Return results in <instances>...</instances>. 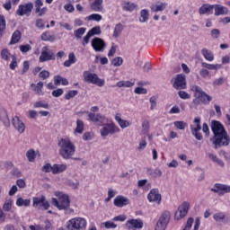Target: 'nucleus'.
Returning a JSON list of instances; mask_svg holds the SVG:
<instances>
[{
	"instance_id": "obj_1",
	"label": "nucleus",
	"mask_w": 230,
	"mask_h": 230,
	"mask_svg": "<svg viewBox=\"0 0 230 230\" xmlns=\"http://www.w3.org/2000/svg\"><path fill=\"white\" fill-rule=\"evenodd\" d=\"M210 128L213 133V137L210 139L212 145H214L215 150L222 146H229L230 137L224 127V124L217 120H212L210 124Z\"/></svg>"
},
{
	"instance_id": "obj_2",
	"label": "nucleus",
	"mask_w": 230,
	"mask_h": 230,
	"mask_svg": "<svg viewBox=\"0 0 230 230\" xmlns=\"http://www.w3.org/2000/svg\"><path fill=\"white\" fill-rule=\"evenodd\" d=\"M58 146L59 147V155L66 159H73V155L76 153V146L69 138H60Z\"/></svg>"
},
{
	"instance_id": "obj_3",
	"label": "nucleus",
	"mask_w": 230,
	"mask_h": 230,
	"mask_svg": "<svg viewBox=\"0 0 230 230\" xmlns=\"http://www.w3.org/2000/svg\"><path fill=\"white\" fill-rule=\"evenodd\" d=\"M55 196L57 198H52V205H54L55 208H58V209H67L69 206L71 205V200H69V196L67 194H64L63 192H56Z\"/></svg>"
},
{
	"instance_id": "obj_4",
	"label": "nucleus",
	"mask_w": 230,
	"mask_h": 230,
	"mask_svg": "<svg viewBox=\"0 0 230 230\" xmlns=\"http://www.w3.org/2000/svg\"><path fill=\"white\" fill-rule=\"evenodd\" d=\"M87 227V220L84 217H74L66 222L67 230H84Z\"/></svg>"
},
{
	"instance_id": "obj_5",
	"label": "nucleus",
	"mask_w": 230,
	"mask_h": 230,
	"mask_svg": "<svg viewBox=\"0 0 230 230\" xmlns=\"http://www.w3.org/2000/svg\"><path fill=\"white\" fill-rule=\"evenodd\" d=\"M191 91L194 93V96L202 102L205 105H208L213 100V97L203 92L202 88L199 85H193Z\"/></svg>"
},
{
	"instance_id": "obj_6",
	"label": "nucleus",
	"mask_w": 230,
	"mask_h": 230,
	"mask_svg": "<svg viewBox=\"0 0 230 230\" xmlns=\"http://www.w3.org/2000/svg\"><path fill=\"white\" fill-rule=\"evenodd\" d=\"M83 76L84 82H87L88 84H93L94 85H98V87H103V85H105V80L100 79L96 74L84 71Z\"/></svg>"
},
{
	"instance_id": "obj_7",
	"label": "nucleus",
	"mask_w": 230,
	"mask_h": 230,
	"mask_svg": "<svg viewBox=\"0 0 230 230\" xmlns=\"http://www.w3.org/2000/svg\"><path fill=\"white\" fill-rule=\"evenodd\" d=\"M171 218L172 214L170 211H164L156 223L155 230H166Z\"/></svg>"
},
{
	"instance_id": "obj_8",
	"label": "nucleus",
	"mask_w": 230,
	"mask_h": 230,
	"mask_svg": "<svg viewBox=\"0 0 230 230\" xmlns=\"http://www.w3.org/2000/svg\"><path fill=\"white\" fill-rule=\"evenodd\" d=\"M55 52L53 51V49H49V47L44 46L41 49L39 62H49V60H55Z\"/></svg>"
},
{
	"instance_id": "obj_9",
	"label": "nucleus",
	"mask_w": 230,
	"mask_h": 230,
	"mask_svg": "<svg viewBox=\"0 0 230 230\" xmlns=\"http://www.w3.org/2000/svg\"><path fill=\"white\" fill-rule=\"evenodd\" d=\"M172 87L177 91H182V89H186V75L182 74L177 75L172 80Z\"/></svg>"
},
{
	"instance_id": "obj_10",
	"label": "nucleus",
	"mask_w": 230,
	"mask_h": 230,
	"mask_svg": "<svg viewBox=\"0 0 230 230\" xmlns=\"http://www.w3.org/2000/svg\"><path fill=\"white\" fill-rule=\"evenodd\" d=\"M194 123L196 126L190 125V132L193 137H195V139L198 141H202L203 137L202 133H200V130H202V126L200 125V118H195Z\"/></svg>"
},
{
	"instance_id": "obj_11",
	"label": "nucleus",
	"mask_w": 230,
	"mask_h": 230,
	"mask_svg": "<svg viewBox=\"0 0 230 230\" xmlns=\"http://www.w3.org/2000/svg\"><path fill=\"white\" fill-rule=\"evenodd\" d=\"M119 128L114 123L105 124L102 128H101V136L102 137H107L109 134H118L119 132Z\"/></svg>"
},
{
	"instance_id": "obj_12",
	"label": "nucleus",
	"mask_w": 230,
	"mask_h": 230,
	"mask_svg": "<svg viewBox=\"0 0 230 230\" xmlns=\"http://www.w3.org/2000/svg\"><path fill=\"white\" fill-rule=\"evenodd\" d=\"M33 11V3L30 2L28 4H20L18 9L16 10L17 15L22 17L26 15L30 17L31 15V12Z\"/></svg>"
},
{
	"instance_id": "obj_13",
	"label": "nucleus",
	"mask_w": 230,
	"mask_h": 230,
	"mask_svg": "<svg viewBox=\"0 0 230 230\" xmlns=\"http://www.w3.org/2000/svg\"><path fill=\"white\" fill-rule=\"evenodd\" d=\"M188 211H190V203L185 201L179 206L177 211L175 212V220H181V218H184V217L188 215Z\"/></svg>"
},
{
	"instance_id": "obj_14",
	"label": "nucleus",
	"mask_w": 230,
	"mask_h": 230,
	"mask_svg": "<svg viewBox=\"0 0 230 230\" xmlns=\"http://www.w3.org/2000/svg\"><path fill=\"white\" fill-rule=\"evenodd\" d=\"M211 191L217 193L219 197H223L226 193H230V185L216 183L214 188L211 189Z\"/></svg>"
},
{
	"instance_id": "obj_15",
	"label": "nucleus",
	"mask_w": 230,
	"mask_h": 230,
	"mask_svg": "<svg viewBox=\"0 0 230 230\" xmlns=\"http://www.w3.org/2000/svg\"><path fill=\"white\" fill-rule=\"evenodd\" d=\"M12 123H13L15 130H17V132H19V134H23L24 130H26V125L23 124V122L22 121L21 119H19L18 116H14L13 118Z\"/></svg>"
},
{
	"instance_id": "obj_16",
	"label": "nucleus",
	"mask_w": 230,
	"mask_h": 230,
	"mask_svg": "<svg viewBox=\"0 0 230 230\" xmlns=\"http://www.w3.org/2000/svg\"><path fill=\"white\" fill-rule=\"evenodd\" d=\"M147 200L149 202H156V204H161V194L159 193V189H153L147 195Z\"/></svg>"
},
{
	"instance_id": "obj_17",
	"label": "nucleus",
	"mask_w": 230,
	"mask_h": 230,
	"mask_svg": "<svg viewBox=\"0 0 230 230\" xmlns=\"http://www.w3.org/2000/svg\"><path fill=\"white\" fill-rule=\"evenodd\" d=\"M113 204L116 208H124V206L130 204V199L125 196L119 195L114 199Z\"/></svg>"
},
{
	"instance_id": "obj_18",
	"label": "nucleus",
	"mask_w": 230,
	"mask_h": 230,
	"mask_svg": "<svg viewBox=\"0 0 230 230\" xmlns=\"http://www.w3.org/2000/svg\"><path fill=\"white\" fill-rule=\"evenodd\" d=\"M92 48L94 51L100 52L105 49V41L102 38H94L92 40Z\"/></svg>"
},
{
	"instance_id": "obj_19",
	"label": "nucleus",
	"mask_w": 230,
	"mask_h": 230,
	"mask_svg": "<svg viewBox=\"0 0 230 230\" xmlns=\"http://www.w3.org/2000/svg\"><path fill=\"white\" fill-rule=\"evenodd\" d=\"M128 229H143V220L141 219H130L126 223Z\"/></svg>"
},
{
	"instance_id": "obj_20",
	"label": "nucleus",
	"mask_w": 230,
	"mask_h": 230,
	"mask_svg": "<svg viewBox=\"0 0 230 230\" xmlns=\"http://www.w3.org/2000/svg\"><path fill=\"white\" fill-rule=\"evenodd\" d=\"M88 118L90 121H93V123H97L98 125H102L105 123V116H102V114H95V113H89Z\"/></svg>"
},
{
	"instance_id": "obj_21",
	"label": "nucleus",
	"mask_w": 230,
	"mask_h": 230,
	"mask_svg": "<svg viewBox=\"0 0 230 230\" xmlns=\"http://www.w3.org/2000/svg\"><path fill=\"white\" fill-rule=\"evenodd\" d=\"M213 6L215 8V15L216 16L227 15V13H229V10L227 9V7H226L224 5L213 4Z\"/></svg>"
},
{
	"instance_id": "obj_22",
	"label": "nucleus",
	"mask_w": 230,
	"mask_h": 230,
	"mask_svg": "<svg viewBox=\"0 0 230 230\" xmlns=\"http://www.w3.org/2000/svg\"><path fill=\"white\" fill-rule=\"evenodd\" d=\"M90 8L93 12H103V0H94Z\"/></svg>"
},
{
	"instance_id": "obj_23",
	"label": "nucleus",
	"mask_w": 230,
	"mask_h": 230,
	"mask_svg": "<svg viewBox=\"0 0 230 230\" xmlns=\"http://www.w3.org/2000/svg\"><path fill=\"white\" fill-rule=\"evenodd\" d=\"M67 170V165L66 164H55L52 165V173L57 175V173H62Z\"/></svg>"
},
{
	"instance_id": "obj_24",
	"label": "nucleus",
	"mask_w": 230,
	"mask_h": 230,
	"mask_svg": "<svg viewBox=\"0 0 230 230\" xmlns=\"http://www.w3.org/2000/svg\"><path fill=\"white\" fill-rule=\"evenodd\" d=\"M115 120L117 121L120 128H127V127H130V121L122 119L120 113H117L115 115Z\"/></svg>"
},
{
	"instance_id": "obj_25",
	"label": "nucleus",
	"mask_w": 230,
	"mask_h": 230,
	"mask_svg": "<svg viewBox=\"0 0 230 230\" xmlns=\"http://www.w3.org/2000/svg\"><path fill=\"white\" fill-rule=\"evenodd\" d=\"M213 8H215V5L204 4L199 7V15H206V13L209 15V13L213 10Z\"/></svg>"
},
{
	"instance_id": "obj_26",
	"label": "nucleus",
	"mask_w": 230,
	"mask_h": 230,
	"mask_svg": "<svg viewBox=\"0 0 230 230\" xmlns=\"http://www.w3.org/2000/svg\"><path fill=\"white\" fill-rule=\"evenodd\" d=\"M201 55L208 62H213V60H215V55L213 54V52L206 48L201 49Z\"/></svg>"
},
{
	"instance_id": "obj_27",
	"label": "nucleus",
	"mask_w": 230,
	"mask_h": 230,
	"mask_svg": "<svg viewBox=\"0 0 230 230\" xmlns=\"http://www.w3.org/2000/svg\"><path fill=\"white\" fill-rule=\"evenodd\" d=\"M31 87H34L33 91L35 94H38V96H44V92L42 91L44 83L39 82L37 84H31Z\"/></svg>"
},
{
	"instance_id": "obj_28",
	"label": "nucleus",
	"mask_w": 230,
	"mask_h": 230,
	"mask_svg": "<svg viewBox=\"0 0 230 230\" xmlns=\"http://www.w3.org/2000/svg\"><path fill=\"white\" fill-rule=\"evenodd\" d=\"M73 64H76V56L73 52H71L68 55V60H66L63 63V66L65 67H71V66H73Z\"/></svg>"
},
{
	"instance_id": "obj_29",
	"label": "nucleus",
	"mask_w": 230,
	"mask_h": 230,
	"mask_svg": "<svg viewBox=\"0 0 230 230\" xmlns=\"http://www.w3.org/2000/svg\"><path fill=\"white\" fill-rule=\"evenodd\" d=\"M0 119L2 120L4 127H10V119L8 118V112L6 110H3L0 112Z\"/></svg>"
},
{
	"instance_id": "obj_30",
	"label": "nucleus",
	"mask_w": 230,
	"mask_h": 230,
	"mask_svg": "<svg viewBox=\"0 0 230 230\" xmlns=\"http://www.w3.org/2000/svg\"><path fill=\"white\" fill-rule=\"evenodd\" d=\"M146 173L153 177V179H157V177H161L163 175V172L161 170L152 168H148Z\"/></svg>"
},
{
	"instance_id": "obj_31",
	"label": "nucleus",
	"mask_w": 230,
	"mask_h": 230,
	"mask_svg": "<svg viewBox=\"0 0 230 230\" xmlns=\"http://www.w3.org/2000/svg\"><path fill=\"white\" fill-rule=\"evenodd\" d=\"M31 204V199H22V198H18L16 199V206H18V208H22V206H24V208H28V206H30Z\"/></svg>"
},
{
	"instance_id": "obj_32",
	"label": "nucleus",
	"mask_w": 230,
	"mask_h": 230,
	"mask_svg": "<svg viewBox=\"0 0 230 230\" xmlns=\"http://www.w3.org/2000/svg\"><path fill=\"white\" fill-rule=\"evenodd\" d=\"M54 84L55 85H69V81L60 75L54 76Z\"/></svg>"
},
{
	"instance_id": "obj_33",
	"label": "nucleus",
	"mask_w": 230,
	"mask_h": 230,
	"mask_svg": "<svg viewBox=\"0 0 230 230\" xmlns=\"http://www.w3.org/2000/svg\"><path fill=\"white\" fill-rule=\"evenodd\" d=\"M167 6H168L167 3H160L155 5H152L151 11L152 12H164Z\"/></svg>"
},
{
	"instance_id": "obj_34",
	"label": "nucleus",
	"mask_w": 230,
	"mask_h": 230,
	"mask_svg": "<svg viewBox=\"0 0 230 230\" xmlns=\"http://www.w3.org/2000/svg\"><path fill=\"white\" fill-rule=\"evenodd\" d=\"M0 55L2 60H4L5 62H10V59L13 56L10 53V50H8L7 49H2Z\"/></svg>"
},
{
	"instance_id": "obj_35",
	"label": "nucleus",
	"mask_w": 230,
	"mask_h": 230,
	"mask_svg": "<svg viewBox=\"0 0 230 230\" xmlns=\"http://www.w3.org/2000/svg\"><path fill=\"white\" fill-rule=\"evenodd\" d=\"M41 40L45 42H55V35H51L49 31H45L41 34Z\"/></svg>"
},
{
	"instance_id": "obj_36",
	"label": "nucleus",
	"mask_w": 230,
	"mask_h": 230,
	"mask_svg": "<svg viewBox=\"0 0 230 230\" xmlns=\"http://www.w3.org/2000/svg\"><path fill=\"white\" fill-rule=\"evenodd\" d=\"M208 155L209 159H211V161H213V163H217V164L221 166V168H224V166H225L224 161L220 160L218 158V156H217V155H214L213 153H208Z\"/></svg>"
},
{
	"instance_id": "obj_37",
	"label": "nucleus",
	"mask_w": 230,
	"mask_h": 230,
	"mask_svg": "<svg viewBox=\"0 0 230 230\" xmlns=\"http://www.w3.org/2000/svg\"><path fill=\"white\" fill-rule=\"evenodd\" d=\"M136 4L130 2H124L122 8L125 12H134L136 10Z\"/></svg>"
},
{
	"instance_id": "obj_38",
	"label": "nucleus",
	"mask_w": 230,
	"mask_h": 230,
	"mask_svg": "<svg viewBox=\"0 0 230 230\" xmlns=\"http://www.w3.org/2000/svg\"><path fill=\"white\" fill-rule=\"evenodd\" d=\"M149 17H150V13H148V10L143 9L140 11V18H139L140 22H146Z\"/></svg>"
},
{
	"instance_id": "obj_39",
	"label": "nucleus",
	"mask_w": 230,
	"mask_h": 230,
	"mask_svg": "<svg viewBox=\"0 0 230 230\" xmlns=\"http://www.w3.org/2000/svg\"><path fill=\"white\" fill-rule=\"evenodd\" d=\"M4 30H6V19L4 15L0 14V38L3 37Z\"/></svg>"
},
{
	"instance_id": "obj_40",
	"label": "nucleus",
	"mask_w": 230,
	"mask_h": 230,
	"mask_svg": "<svg viewBox=\"0 0 230 230\" xmlns=\"http://www.w3.org/2000/svg\"><path fill=\"white\" fill-rule=\"evenodd\" d=\"M124 27L123 24L118 23L115 25L114 31H113V37L118 38L119 35H121V31H123Z\"/></svg>"
},
{
	"instance_id": "obj_41",
	"label": "nucleus",
	"mask_w": 230,
	"mask_h": 230,
	"mask_svg": "<svg viewBox=\"0 0 230 230\" xmlns=\"http://www.w3.org/2000/svg\"><path fill=\"white\" fill-rule=\"evenodd\" d=\"M173 125L178 130H184L188 127V123L182 120H176L173 122Z\"/></svg>"
},
{
	"instance_id": "obj_42",
	"label": "nucleus",
	"mask_w": 230,
	"mask_h": 230,
	"mask_svg": "<svg viewBox=\"0 0 230 230\" xmlns=\"http://www.w3.org/2000/svg\"><path fill=\"white\" fill-rule=\"evenodd\" d=\"M21 40V31H16L13 32L10 44H17Z\"/></svg>"
},
{
	"instance_id": "obj_43",
	"label": "nucleus",
	"mask_w": 230,
	"mask_h": 230,
	"mask_svg": "<svg viewBox=\"0 0 230 230\" xmlns=\"http://www.w3.org/2000/svg\"><path fill=\"white\" fill-rule=\"evenodd\" d=\"M148 132H150V122H148V120L145 119L142 122V131H141V134L145 135V134H148Z\"/></svg>"
},
{
	"instance_id": "obj_44",
	"label": "nucleus",
	"mask_w": 230,
	"mask_h": 230,
	"mask_svg": "<svg viewBox=\"0 0 230 230\" xmlns=\"http://www.w3.org/2000/svg\"><path fill=\"white\" fill-rule=\"evenodd\" d=\"M34 109H49V104L44 101L36 102L33 105Z\"/></svg>"
},
{
	"instance_id": "obj_45",
	"label": "nucleus",
	"mask_w": 230,
	"mask_h": 230,
	"mask_svg": "<svg viewBox=\"0 0 230 230\" xmlns=\"http://www.w3.org/2000/svg\"><path fill=\"white\" fill-rule=\"evenodd\" d=\"M202 67H205V69H208L209 71H215L220 67L219 65H213V64H208L207 62H202L201 63Z\"/></svg>"
},
{
	"instance_id": "obj_46",
	"label": "nucleus",
	"mask_w": 230,
	"mask_h": 230,
	"mask_svg": "<svg viewBox=\"0 0 230 230\" xmlns=\"http://www.w3.org/2000/svg\"><path fill=\"white\" fill-rule=\"evenodd\" d=\"M46 200V196H41L40 198H33V203L32 206L33 208H37V206H39V204H40V206H42V204L45 202Z\"/></svg>"
},
{
	"instance_id": "obj_47",
	"label": "nucleus",
	"mask_w": 230,
	"mask_h": 230,
	"mask_svg": "<svg viewBox=\"0 0 230 230\" xmlns=\"http://www.w3.org/2000/svg\"><path fill=\"white\" fill-rule=\"evenodd\" d=\"M26 157L30 163H33L35 161V157H37V155H35V150H28L26 153Z\"/></svg>"
},
{
	"instance_id": "obj_48",
	"label": "nucleus",
	"mask_w": 230,
	"mask_h": 230,
	"mask_svg": "<svg viewBox=\"0 0 230 230\" xmlns=\"http://www.w3.org/2000/svg\"><path fill=\"white\" fill-rule=\"evenodd\" d=\"M75 132L77 134H82L84 132V121L77 119L76 120V128Z\"/></svg>"
},
{
	"instance_id": "obj_49",
	"label": "nucleus",
	"mask_w": 230,
	"mask_h": 230,
	"mask_svg": "<svg viewBox=\"0 0 230 230\" xmlns=\"http://www.w3.org/2000/svg\"><path fill=\"white\" fill-rule=\"evenodd\" d=\"M111 64L115 67H119L120 66H123V58L117 57V58H113L111 61Z\"/></svg>"
},
{
	"instance_id": "obj_50",
	"label": "nucleus",
	"mask_w": 230,
	"mask_h": 230,
	"mask_svg": "<svg viewBox=\"0 0 230 230\" xmlns=\"http://www.w3.org/2000/svg\"><path fill=\"white\" fill-rule=\"evenodd\" d=\"M86 30H87V29H85V28H84V27H81V28L75 30V31H74L75 37H76V39H82V36L85 33V31H86Z\"/></svg>"
},
{
	"instance_id": "obj_51",
	"label": "nucleus",
	"mask_w": 230,
	"mask_h": 230,
	"mask_svg": "<svg viewBox=\"0 0 230 230\" xmlns=\"http://www.w3.org/2000/svg\"><path fill=\"white\" fill-rule=\"evenodd\" d=\"M147 145H148V143L146 142V137H142L138 144L137 150H139V151L145 150L146 148Z\"/></svg>"
},
{
	"instance_id": "obj_52",
	"label": "nucleus",
	"mask_w": 230,
	"mask_h": 230,
	"mask_svg": "<svg viewBox=\"0 0 230 230\" xmlns=\"http://www.w3.org/2000/svg\"><path fill=\"white\" fill-rule=\"evenodd\" d=\"M12 206H13L12 199H5L3 205V211H11Z\"/></svg>"
},
{
	"instance_id": "obj_53",
	"label": "nucleus",
	"mask_w": 230,
	"mask_h": 230,
	"mask_svg": "<svg viewBox=\"0 0 230 230\" xmlns=\"http://www.w3.org/2000/svg\"><path fill=\"white\" fill-rule=\"evenodd\" d=\"M213 218L214 220H216V222H222L226 219V214H224L223 212L216 213Z\"/></svg>"
},
{
	"instance_id": "obj_54",
	"label": "nucleus",
	"mask_w": 230,
	"mask_h": 230,
	"mask_svg": "<svg viewBox=\"0 0 230 230\" xmlns=\"http://www.w3.org/2000/svg\"><path fill=\"white\" fill-rule=\"evenodd\" d=\"M88 21H96L97 22H100L102 21V16L98 13H93L87 17Z\"/></svg>"
},
{
	"instance_id": "obj_55",
	"label": "nucleus",
	"mask_w": 230,
	"mask_h": 230,
	"mask_svg": "<svg viewBox=\"0 0 230 230\" xmlns=\"http://www.w3.org/2000/svg\"><path fill=\"white\" fill-rule=\"evenodd\" d=\"M18 64H17V57L15 55L12 56V62L9 65L10 69H12V71H15L16 67H17Z\"/></svg>"
},
{
	"instance_id": "obj_56",
	"label": "nucleus",
	"mask_w": 230,
	"mask_h": 230,
	"mask_svg": "<svg viewBox=\"0 0 230 230\" xmlns=\"http://www.w3.org/2000/svg\"><path fill=\"white\" fill-rule=\"evenodd\" d=\"M88 33L91 34L92 37H93V35H100V33H102V29L100 26H96L92 28Z\"/></svg>"
},
{
	"instance_id": "obj_57",
	"label": "nucleus",
	"mask_w": 230,
	"mask_h": 230,
	"mask_svg": "<svg viewBox=\"0 0 230 230\" xmlns=\"http://www.w3.org/2000/svg\"><path fill=\"white\" fill-rule=\"evenodd\" d=\"M178 95L181 100H190L191 98V95L188 92L182 90L178 92Z\"/></svg>"
},
{
	"instance_id": "obj_58",
	"label": "nucleus",
	"mask_w": 230,
	"mask_h": 230,
	"mask_svg": "<svg viewBox=\"0 0 230 230\" xmlns=\"http://www.w3.org/2000/svg\"><path fill=\"white\" fill-rule=\"evenodd\" d=\"M102 225L106 229H116L118 227V225L114 224L112 221H106L102 223Z\"/></svg>"
},
{
	"instance_id": "obj_59",
	"label": "nucleus",
	"mask_w": 230,
	"mask_h": 230,
	"mask_svg": "<svg viewBox=\"0 0 230 230\" xmlns=\"http://www.w3.org/2000/svg\"><path fill=\"white\" fill-rule=\"evenodd\" d=\"M78 92L76 90H71L65 95V99L71 100V98H75V96H76Z\"/></svg>"
},
{
	"instance_id": "obj_60",
	"label": "nucleus",
	"mask_w": 230,
	"mask_h": 230,
	"mask_svg": "<svg viewBox=\"0 0 230 230\" xmlns=\"http://www.w3.org/2000/svg\"><path fill=\"white\" fill-rule=\"evenodd\" d=\"M20 51L22 53H28V51H31V46L30 44L21 45Z\"/></svg>"
},
{
	"instance_id": "obj_61",
	"label": "nucleus",
	"mask_w": 230,
	"mask_h": 230,
	"mask_svg": "<svg viewBox=\"0 0 230 230\" xmlns=\"http://www.w3.org/2000/svg\"><path fill=\"white\" fill-rule=\"evenodd\" d=\"M62 94H64V90L62 88H58L52 92V96H54V98H59Z\"/></svg>"
},
{
	"instance_id": "obj_62",
	"label": "nucleus",
	"mask_w": 230,
	"mask_h": 230,
	"mask_svg": "<svg viewBox=\"0 0 230 230\" xmlns=\"http://www.w3.org/2000/svg\"><path fill=\"white\" fill-rule=\"evenodd\" d=\"M135 94H146L148 91L146 88L143 87H137L134 90Z\"/></svg>"
},
{
	"instance_id": "obj_63",
	"label": "nucleus",
	"mask_w": 230,
	"mask_h": 230,
	"mask_svg": "<svg viewBox=\"0 0 230 230\" xmlns=\"http://www.w3.org/2000/svg\"><path fill=\"white\" fill-rule=\"evenodd\" d=\"M39 77L42 80H46L47 78H49V71L43 70L39 74Z\"/></svg>"
},
{
	"instance_id": "obj_64",
	"label": "nucleus",
	"mask_w": 230,
	"mask_h": 230,
	"mask_svg": "<svg viewBox=\"0 0 230 230\" xmlns=\"http://www.w3.org/2000/svg\"><path fill=\"white\" fill-rule=\"evenodd\" d=\"M210 35L212 39H218L220 37V31L218 29H213Z\"/></svg>"
}]
</instances>
